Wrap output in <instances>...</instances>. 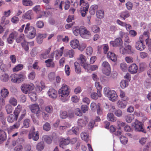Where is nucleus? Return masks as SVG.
<instances>
[{"label": "nucleus", "instance_id": "1", "mask_svg": "<svg viewBox=\"0 0 151 151\" xmlns=\"http://www.w3.org/2000/svg\"><path fill=\"white\" fill-rule=\"evenodd\" d=\"M58 93L60 99L63 102H65L68 100L70 91L69 87L67 85L63 84L61 88L59 90Z\"/></svg>", "mask_w": 151, "mask_h": 151}, {"label": "nucleus", "instance_id": "2", "mask_svg": "<svg viewBox=\"0 0 151 151\" xmlns=\"http://www.w3.org/2000/svg\"><path fill=\"white\" fill-rule=\"evenodd\" d=\"M10 78L12 82L19 83L25 80L26 77L25 73L21 72L19 74L14 73L11 74Z\"/></svg>", "mask_w": 151, "mask_h": 151}, {"label": "nucleus", "instance_id": "3", "mask_svg": "<svg viewBox=\"0 0 151 151\" xmlns=\"http://www.w3.org/2000/svg\"><path fill=\"white\" fill-rule=\"evenodd\" d=\"M104 93L106 97L108 98L109 100L112 101L117 99L118 96L115 91L111 90L108 88L105 87L104 88Z\"/></svg>", "mask_w": 151, "mask_h": 151}, {"label": "nucleus", "instance_id": "4", "mask_svg": "<svg viewBox=\"0 0 151 151\" xmlns=\"http://www.w3.org/2000/svg\"><path fill=\"white\" fill-rule=\"evenodd\" d=\"M35 87L34 84L32 83H24L21 86V89L24 93H29L30 91L33 90Z\"/></svg>", "mask_w": 151, "mask_h": 151}, {"label": "nucleus", "instance_id": "5", "mask_svg": "<svg viewBox=\"0 0 151 151\" xmlns=\"http://www.w3.org/2000/svg\"><path fill=\"white\" fill-rule=\"evenodd\" d=\"M101 66L103 73L107 76H110L111 72V68L109 64L107 61H105L102 63Z\"/></svg>", "mask_w": 151, "mask_h": 151}, {"label": "nucleus", "instance_id": "6", "mask_svg": "<svg viewBox=\"0 0 151 151\" xmlns=\"http://www.w3.org/2000/svg\"><path fill=\"white\" fill-rule=\"evenodd\" d=\"M148 34L147 32H145L142 35L140 36L139 41L143 43V41L145 40L146 44L148 45L149 50L151 51V44L149 43V39Z\"/></svg>", "mask_w": 151, "mask_h": 151}, {"label": "nucleus", "instance_id": "7", "mask_svg": "<svg viewBox=\"0 0 151 151\" xmlns=\"http://www.w3.org/2000/svg\"><path fill=\"white\" fill-rule=\"evenodd\" d=\"M132 125L136 131L145 132L142 127V123L137 120H136L135 122L132 124Z\"/></svg>", "mask_w": 151, "mask_h": 151}, {"label": "nucleus", "instance_id": "8", "mask_svg": "<svg viewBox=\"0 0 151 151\" xmlns=\"http://www.w3.org/2000/svg\"><path fill=\"white\" fill-rule=\"evenodd\" d=\"M80 30V35L82 37L86 39H89L90 38L91 35L90 32L84 27H81Z\"/></svg>", "mask_w": 151, "mask_h": 151}, {"label": "nucleus", "instance_id": "9", "mask_svg": "<svg viewBox=\"0 0 151 151\" xmlns=\"http://www.w3.org/2000/svg\"><path fill=\"white\" fill-rule=\"evenodd\" d=\"M77 60L79 62L81 65L84 68L86 67V66L88 63L86 62V58L85 55L83 54H80L79 55V57L77 58Z\"/></svg>", "mask_w": 151, "mask_h": 151}, {"label": "nucleus", "instance_id": "10", "mask_svg": "<svg viewBox=\"0 0 151 151\" xmlns=\"http://www.w3.org/2000/svg\"><path fill=\"white\" fill-rule=\"evenodd\" d=\"M110 44L114 47L118 46L120 47L123 45V42L122 39L120 38H117L114 41H111L110 42Z\"/></svg>", "mask_w": 151, "mask_h": 151}, {"label": "nucleus", "instance_id": "11", "mask_svg": "<svg viewBox=\"0 0 151 151\" xmlns=\"http://www.w3.org/2000/svg\"><path fill=\"white\" fill-rule=\"evenodd\" d=\"M47 94L50 98L54 99L57 98L58 95L57 91L52 88H50L48 90Z\"/></svg>", "mask_w": 151, "mask_h": 151}, {"label": "nucleus", "instance_id": "12", "mask_svg": "<svg viewBox=\"0 0 151 151\" xmlns=\"http://www.w3.org/2000/svg\"><path fill=\"white\" fill-rule=\"evenodd\" d=\"M29 108L32 111L33 113L38 114L40 111V108L39 105L36 104H34L29 106Z\"/></svg>", "mask_w": 151, "mask_h": 151}, {"label": "nucleus", "instance_id": "13", "mask_svg": "<svg viewBox=\"0 0 151 151\" xmlns=\"http://www.w3.org/2000/svg\"><path fill=\"white\" fill-rule=\"evenodd\" d=\"M98 66L96 65H90L88 64L86 67L84 69L85 71L87 72L90 71H93L98 69Z\"/></svg>", "mask_w": 151, "mask_h": 151}, {"label": "nucleus", "instance_id": "14", "mask_svg": "<svg viewBox=\"0 0 151 151\" xmlns=\"http://www.w3.org/2000/svg\"><path fill=\"white\" fill-rule=\"evenodd\" d=\"M29 139H32L33 140L37 141L39 138V134L37 131L36 132H30L29 135Z\"/></svg>", "mask_w": 151, "mask_h": 151}, {"label": "nucleus", "instance_id": "15", "mask_svg": "<svg viewBox=\"0 0 151 151\" xmlns=\"http://www.w3.org/2000/svg\"><path fill=\"white\" fill-rule=\"evenodd\" d=\"M74 51L73 49L70 50H67L65 51L64 53L65 57L70 58H73L74 56Z\"/></svg>", "mask_w": 151, "mask_h": 151}, {"label": "nucleus", "instance_id": "16", "mask_svg": "<svg viewBox=\"0 0 151 151\" xmlns=\"http://www.w3.org/2000/svg\"><path fill=\"white\" fill-rule=\"evenodd\" d=\"M87 122V118L86 117H84L81 119H79L78 121V125L81 127H82L84 126Z\"/></svg>", "mask_w": 151, "mask_h": 151}, {"label": "nucleus", "instance_id": "17", "mask_svg": "<svg viewBox=\"0 0 151 151\" xmlns=\"http://www.w3.org/2000/svg\"><path fill=\"white\" fill-rule=\"evenodd\" d=\"M64 47H62L60 50H56L54 51L55 54V57L56 59H58L63 55Z\"/></svg>", "mask_w": 151, "mask_h": 151}, {"label": "nucleus", "instance_id": "18", "mask_svg": "<svg viewBox=\"0 0 151 151\" xmlns=\"http://www.w3.org/2000/svg\"><path fill=\"white\" fill-rule=\"evenodd\" d=\"M107 58L115 62L117 60V57L115 54L111 52H109L107 54Z\"/></svg>", "mask_w": 151, "mask_h": 151}, {"label": "nucleus", "instance_id": "19", "mask_svg": "<svg viewBox=\"0 0 151 151\" xmlns=\"http://www.w3.org/2000/svg\"><path fill=\"white\" fill-rule=\"evenodd\" d=\"M138 67L135 64H132L129 67L128 70L131 73L134 74L136 73L137 71Z\"/></svg>", "mask_w": 151, "mask_h": 151}, {"label": "nucleus", "instance_id": "20", "mask_svg": "<svg viewBox=\"0 0 151 151\" xmlns=\"http://www.w3.org/2000/svg\"><path fill=\"white\" fill-rule=\"evenodd\" d=\"M33 13L31 10H29L27 11L23 16V17L27 19H32Z\"/></svg>", "mask_w": 151, "mask_h": 151}, {"label": "nucleus", "instance_id": "21", "mask_svg": "<svg viewBox=\"0 0 151 151\" xmlns=\"http://www.w3.org/2000/svg\"><path fill=\"white\" fill-rule=\"evenodd\" d=\"M135 47L137 50L142 51L144 49L145 47L142 42L138 41L136 43Z\"/></svg>", "mask_w": 151, "mask_h": 151}, {"label": "nucleus", "instance_id": "22", "mask_svg": "<svg viewBox=\"0 0 151 151\" xmlns=\"http://www.w3.org/2000/svg\"><path fill=\"white\" fill-rule=\"evenodd\" d=\"M71 47L73 49L78 48L79 46V42L77 39H74L70 42Z\"/></svg>", "mask_w": 151, "mask_h": 151}, {"label": "nucleus", "instance_id": "23", "mask_svg": "<svg viewBox=\"0 0 151 151\" xmlns=\"http://www.w3.org/2000/svg\"><path fill=\"white\" fill-rule=\"evenodd\" d=\"M35 84L36 86L35 88L37 92H41L42 89L45 88V86L44 85V83L42 81L40 82V84L42 87H40V85H38L39 84V82L38 81H36L35 82Z\"/></svg>", "mask_w": 151, "mask_h": 151}, {"label": "nucleus", "instance_id": "24", "mask_svg": "<svg viewBox=\"0 0 151 151\" xmlns=\"http://www.w3.org/2000/svg\"><path fill=\"white\" fill-rule=\"evenodd\" d=\"M46 37V35L45 34H41L38 33L37 35V42L41 44L42 43L43 40Z\"/></svg>", "mask_w": 151, "mask_h": 151}, {"label": "nucleus", "instance_id": "25", "mask_svg": "<svg viewBox=\"0 0 151 151\" xmlns=\"http://www.w3.org/2000/svg\"><path fill=\"white\" fill-rule=\"evenodd\" d=\"M0 93V97L6 98L8 96L9 92L7 89L4 88L1 90Z\"/></svg>", "mask_w": 151, "mask_h": 151}, {"label": "nucleus", "instance_id": "26", "mask_svg": "<svg viewBox=\"0 0 151 151\" xmlns=\"http://www.w3.org/2000/svg\"><path fill=\"white\" fill-rule=\"evenodd\" d=\"M53 58H49L45 61L47 67L51 68L54 67L55 64L53 62Z\"/></svg>", "mask_w": 151, "mask_h": 151}, {"label": "nucleus", "instance_id": "27", "mask_svg": "<svg viewBox=\"0 0 151 151\" xmlns=\"http://www.w3.org/2000/svg\"><path fill=\"white\" fill-rule=\"evenodd\" d=\"M102 94L101 92L97 91V93L96 92H92L91 93V98L93 99H97L99 97H101Z\"/></svg>", "mask_w": 151, "mask_h": 151}, {"label": "nucleus", "instance_id": "28", "mask_svg": "<svg viewBox=\"0 0 151 151\" xmlns=\"http://www.w3.org/2000/svg\"><path fill=\"white\" fill-rule=\"evenodd\" d=\"M22 109V106L19 104L16 107L14 112L15 116V120H17L19 114Z\"/></svg>", "mask_w": 151, "mask_h": 151}, {"label": "nucleus", "instance_id": "29", "mask_svg": "<svg viewBox=\"0 0 151 151\" xmlns=\"http://www.w3.org/2000/svg\"><path fill=\"white\" fill-rule=\"evenodd\" d=\"M30 25L29 23H27L26 25L24 31V32L26 35L35 29L33 27H30Z\"/></svg>", "mask_w": 151, "mask_h": 151}, {"label": "nucleus", "instance_id": "30", "mask_svg": "<svg viewBox=\"0 0 151 151\" xmlns=\"http://www.w3.org/2000/svg\"><path fill=\"white\" fill-rule=\"evenodd\" d=\"M9 77L8 75L6 73H4L0 77V79L3 82H7L9 79Z\"/></svg>", "mask_w": 151, "mask_h": 151}, {"label": "nucleus", "instance_id": "31", "mask_svg": "<svg viewBox=\"0 0 151 151\" xmlns=\"http://www.w3.org/2000/svg\"><path fill=\"white\" fill-rule=\"evenodd\" d=\"M127 102H123L119 100L117 103V106L119 108H125L127 105Z\"/></svg>", "mask_w": 151, "mask_h": 151}, {"label": "nucleus", "instance_id": "32", "mask_svg": "<svg viewBox=\"0 0 151 151\" xmlns=\"http://www.w3.org/2000/svg\"><path fill=\"white\" fill-rule=\"evenodd\" d=\"M70 125L68 123L65 122L59 127V129L61 131L65 130L67 128L70 127Z\"/></svg>", "mask_w": 151, "mask_h": 151}, {"label": "nucleus", "instance_id": "33", "mask_svg": "<svg viewBox=\"0 0 151 151\" xmlns=\"http://www.w3.org/2000/svg\"><path fill=\"white\" fill-rule=\"evenodd\" d=\"M75 71L76 72L78 73H80L81 72V68L79 63L76 62L74 63Z\"/></svg>", "mask_w": 151, "mask_h": 151}, {"label": "nucleus", "instance_id": "34", "mask_svg": "<svg viewBox=\"0 0 151 151\" xmlns=\"http://www.w3.org/2000/svg\"><path fill=\"white\" fill-rule=\"evenodd\" d=\"M130 16V14L127 11L122 12L120 15V17L122 18L125 20L126 18Z\"/></svg>", "mask_w": 151, "mask_h": 151}, {"label": "nucleus", "instance_id": "35", "mask_svg": "<svg viewBox=\"0 0 151 151\" xmlns=\"http://www.w3.org/2000/svg\"><path fill=\"white\" fill-rule=\"evenodd\" d=\"M42 140L45 142H51L52 141H55L53 139V137L47 135H44L42 137Z\"/></svg>", "mask_w": 151, "mask_h": 151}, {"label": "nucleus", "instance_id": "36", "mask_svg": "<svg viewBox=\"0 0 151 151\" xmlns=\"http://www.w3.org/2000/svg\"><path fill=\"white\" fill-rule=\"evenodd\" d=\"M128 81L122 80L121 81L120 84V87L123 89L124 88L128 86Z\"/></svg>", "mask_w": 151, "mask_h": 151}, {"label": "nucleus", "instance_id": "37", "mask_svg": "<svg viewBox=\"0 0 151 151\" xmlns=\"http://www.w3.org/2000/svg\"><path fill=\"white\" fill-rule=\"evenodd\" d=\"M107 117V119L112 122H114L116 120V118L112 113H108Z\"/></svg>", "mask_w": 151, "mask_h": 151}, {"label": "nucleus", "instance_id": "38", "mask_svg": "<svg viewBox=\"0 0 151 151\" xmlns=\"http://www.w3.org/2000/svg\"><path fill=\"white\" fill-rule=\"evenodd\" d=\"M11 63L9 62L8 66H6L5 64L4 63L1 64L0 66V68L1 70L3 71H4L7 70V69L11 67Z\"/></svg>", "mask_w": 151, "mask_h": 151}, {"label": "nucleus", "instance_id": "39", "mask_svg": "<svg viewBox=\"0 0 151 151\" xmlns=\"http://www.w3.org/2000/svg\"><path fill=\"white\" fill-rule=\"evenodd\" d=\"M60 142H67L69 141V142H76L78 141V139L76 138H73L70 140L69 138H65L60 137H59Z\"/></svg>", "mask_w": 151, "mask_h": 151}, {"label": "nucleus", "instance_id": "40", "mask_svg": "<svg viewBox=\"0 0 151 151\" xmlns=\"http://www.w3.org/2000/svg\"><path fill=\"white\" fill-rule=\"evenodd\" d=\"M134 118V115L130 114L128 115L125 117L126 121L128 123H130Z\"/></svg>", "mask_w": 151, "mask_h": 151}, {"label": "nucleus", "instance_id": "41", "mask_svg": "<svg viewBox=\"0 0 151 151\" xmlns=\"http://www.w3.org/2000/svg\"><path fill=\"white\" fill-rule=\"evenodd\" d=\"M36 35V30L35 29L26 35L29 38L32 39L34 38Z\"/></svg>", "mask_w": 151, "mask_h": 151}, {"label": "nucleus", "instance_id": "42", "mask_svg": "<svg viewBox=\"0 0 151 151\" xmlns=\"http://www.w3.org/2000/svg\"><path fill=\"white\" fill-rule=\"evenodd\" d=\"M96 15L97 17L99 19L103 18L104 17V12L103 10H100L96 12Z\"/></svg>", "mask_w": 151, "mask_h": 151}, {"label": "nucleus", "instance_id": "43", "mask_svg": "<svg viewBox=\"0 0 151 151\" xmlns=\"http://www.w3.org/2000/svg\"><path fill=\"white\" fill-rule=\"evenodd\" d=\"M29 96L32 101H34L37 100V95L35 92H31L29 94Z\"/></svg>", "mask_w": 151, "mask_h": 151}, {"label": "nucleus", "instance_id": "44", "mask_svg": "<svg viewBox=\"0 0 151 151\" xmlns=\"http://www.w3.org/2000/svg\"><path fill=\"white\" fill-rule=\"evenodd\" d=\"M98 8V6L96 5L91 6L89 9V12L91 15L94 14L95 13V10Z\"/></svg>", "mask_w": 151, "mask_h": 151}, {"label": "nucleus", "instance_id": "45", "mask_svg": "<svg viewBox=\"0 0 151 151\" xmlns=\"http://www.w3.org/2000/svg\"><path fill=\"white\" fill-rule=\"evenodd\" d=\"M23 65L22 64H19L15 66L13 69L14 72H17L22 69Z\"/></svg>", "mask_w": 151, "mask_h": 151}, {"label": "nucleus", "instance_id": "46", "mask_svg": "<svg viewBox=\"0 0 151 151\" xmlns=\"http://www.w3.org/2000/svg\"><path fill=\"white\" fill-rule=\"evenodd\" d=\"M15 119V116L14 115L11 114L7 117V121L10 123L13 122Z\"/></svg>", "mask_w": 151, "mask_h": 151}, {"label": "nucleus", "instance_id": "47", "mask_svg": "<svg viewBox=\"0 0 151 151\" xmlns=\"http://www.w3.org/2000/svg\"><path fill=\"white\" fill-rule=\"evenodd\" d=\"M9 103L14 106H15L17 104V99L14 97H11L9 100Z\"/></svg>", "mask_w": 151, "mask_h": 151}, {"label": "nucleus", "instance_id": "48", "mask_svg": "<svg viewBox=\"0 0 151 151\" xmlns=\"http://www.w3.org/2000/svg\"><path fill=\"white\" fill-rule=\"evenodd\" d=\"M23 4L25 6H32L33 4L31 0H23Z\"/></svg>", "mask_w": 151, "mask_h": 151}, {"label": "nucleus", "instance_id": "49", "mask_svg": "<svg viewBox=\"0 0 151 151\" xmlns=\"http://www.w3.org/2000/svg\"><path fill=\"white\" fill-rule=\"evenodd\" d=\"M44 142H39L36 146L37 150L39 151L42 150L44 148Z\"/></svg>", "mask_w": 151, "mask_h": 151}, {"label": "nucleus", "instance_id": "50", "mask_svg": "<svg viewBox=\"0 0 151 151\" xmlns=\"http://www.w3.org/2000/svg\"><path fill=\"white\" fill-rule=\"evenodd\" d=\"M81 137L82 140L85 141H88V134L85 132H82L81 134Z\"/></svg>", "mask_w": 151, "mask_h": 151}, {"label": "nucleus", "instance_id": "51", "mask_svg": "<svg viewBox=\"0 0 151 151\" xmlns=\"http://www.w3.org/2000/svg\"><path fill=\"white\" fill-rule=\"evenodd\" d=\"M125 5L127 9L129 10H131L132 9L133 7V4L131 2L128 1L125 4Z\"/></svg>", "mask_w": 151, "mask_h": 151}, {"label": "nucleus", "instance_id": "52", "mask_svg": "<svg viewBox=\"0 0 151 151\" xmlns=\"http://www.w3.org/2000/svg\"><path fill=\"white\" fill-rule=\"evenodd\" d=\"M20 125V122L18 121L14 125L10 126L9 129L10 130H12L13 129H17L19 127Z\"/></svg>", "mask_w": 151, "mask_h": 151}, {"label": "nucleus", "instance_id": "53", "mask_svg": "<svg viewBox=\"0 0 151 151\" xmlns=\"http://www.w3.org/2000/svg\"><path fill=\"white\" fill-rule=\"evenodd\" d=\"M6 110L8 114L11 113L12 111V106L10 104H7L5 107Z\"/></svg>", "mask_w": 151, "mask_h": 151}, {"label": "nucleus", "instance_id": "54", "mask_svg": "<svg viewBox=\"0 0 151 151\" xmlns=\"http://www.w3.org/2000/svg\"><path fill=\"white\" fill-rule=\"evenodd\" d=\"M23 48L26 51H28L29 48L28 46V43L26 41H24L23 42H21Z\"/></svg>", "mask_w": 151, "mask_h": 151}, {"label": "nucleus", "instance_id": "55", "mask_svg": "<svg viewBox=\"0 0 151 151\" xmlns=\"http://www.w3.org/2000/svg\"><path fill=\"white\" fill-rule=\"evenodd\" d=\"M65 72L68 76L70 73V68L68 65H66L65 67Z\"/></svg>", "mask_w": 151, "mask_h": 151}, {"label": "nucleus", "instance_id": "56", "mask_svg": "<svg viewBox=\"0 0 151 151\" xmlns=\"http://www.w3.org/2000/svg\"><path fill=\"white\" fill-rule=\"evenodd\" d=\"M115 115L118 117H121L122 116V112L121 110L119 109L116 110L114 111Z\"/></svg>", "mask_w": 151, "mask_h": 151}, {"label": "nucleus", "instance_id": "57", "mask_svg": "<svg viewBox=\"0 0 151 151\" xmlns=\"http://www.w3.org/2000/svg\"><path fill=\"white\" fill-rule=\"evenodd\" d=\"M43 128L44 130L46 131H49L51 128V127L50 124L47 122L46 123L43 125Z\"/></svg>", "mask_w": 151, "mask_h": 151}, {"label": "nucleus", "instance_id": "58", "mask_svg": "<svg viewBox=\"0 0 151 151\" xmlns=\"http://www.w3.org/2000/svg\"><path fill=\"white\" fill-rule=\"evenodd\" d=\"M36 76L35 72L32 71L30 72L28 75V78L31 80H33L35 78Z\"/></svg>", "mask_w": 151, "mask_h": 151}, {"label": "nucleus", "instance_id": "59", "mask_svg": "<svg viewBox=\"0 0 151 151\" xmlns=\"http://www.w3.org/2000/svg\"><path fill=\"white\" fill-rule=\"evenodd\" d=\"M91 29L92 31L94 33H97L100 32V28L96 25H93L92 26Z\"/></svg>", "mask_w": 151, "mask_h": 151}, {"label": "nucleus", "instance_id": "60", "mask_svg": "<svg viewBox=\"0 0 151 151\" xmlns=\"http://www.w3.org/2000/svg\"><path fill=\"white\" fill-rule=\"evenodd\" d=\"M4 132L1 130H0V142L4 141L5 139V137L4 136Z\"/></svg>", "mask_w": 151, "mask_h": 151}, {"label": "nucleus", "instance_id": "61", "mask_svg": "<svg viewBox=\"0 0 151 151\" xmlns=\"http://www.w3.org/2000/svg\"><path fill=\"white\" fill-rule=\"evenodd\" d=\"M120 67L121 69L123 71H125L127 70V64L125 63L120 64Z\"/></svg>", "mask_w": 151, "mask_h": 151}, {"label": "nucleus", "instance_id": "62", "mask_svg": "<svg viewBox=\"0 0 151 151\" xmlns=\"http://www.w3.org/2000/svg\"><path fill=\"white\" fill-rule=\"evenodd\" d=\"M93 52V49L91 47H88L86 50V53L87 55H91Z\"/></svg>", "mask_w": 151, "mask_h": 151}, {"label": "nucleus", "instance_id": "63", "mask_svg": "<svg viewBox=\"0 0 151 151\" xmlns=\"http://www.w3.org/2000/svg\"><path fill=\"white\" fill-rule=\"evenodd\" d=\"M17 43H19L22 41H25L24 40V35L23 34H21L19 37L17 39Z\"/></svg>", "mask_w": 151, "mask_h": 151}, {"label": "nucleus", "instance_id": "64", "mask_svg": "<svg viewBox=\"0 0 151 151\" xmlns=\"http://www.w3.org/2000/svg\"><path fill=\"white\" fill-rule=\"evenodd\" d=\"M53 107L51 106H48L45 108V111L49 113H51L53 111Z\"/></svg>", "mask_w": 151, "mask_h": 151}]
</instances>
